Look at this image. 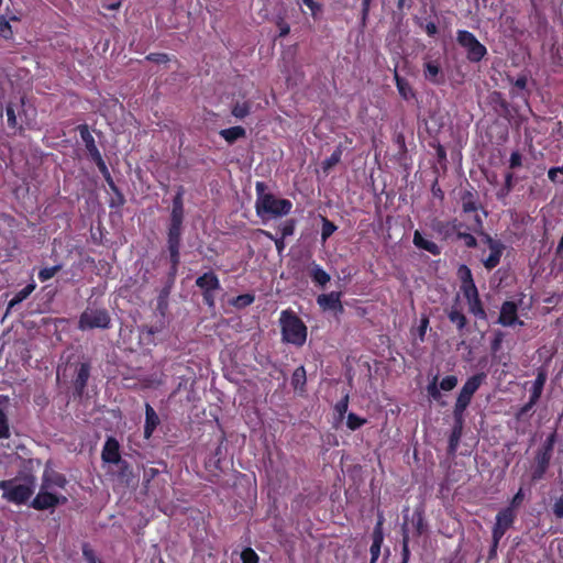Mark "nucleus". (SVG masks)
Wrapping results in <instances>:
<instances>
[{
	"mask_svg": "<svg viewBox=\"0 0 563 563\" xmlns=\"http://www.w3.org/2000/svg\"><path fill=\"white\" fill-rule=\"evenodd\" d=\"M267 186L263 181L255 184L256 201L255 210L256 214L264 219L265 217H284L290 213L292 202L288 199L276 198L273 194L266 192Z\"/></svg>",
	"mask_w": 563,
	"mask_h": 563,
	"instance_id": "nucleus-1",
	"label": "nucleus"
},
{
	"mask_svg": "<svg viewBox=\"0 0 563 563\" xmlns=\"http://www.w3.org/2000/svg\"><path fill=\"white\" fill-rule=\"evenodd\" d=\"M279 325L282 340L295 346H302L307 341L308 329L305 322L291 309L280 312Z\"/></svg>",
	"mask_w": 563,
	"mask_h": 563,
	"instance_id": "nucleus-2",
	"label": "nucleus"
},
{
	"mask_svg": "<svg viewBox=\"0 0 563 563\" xmlns=\"http://www.w3.org/2000/svg\"><path fill=\"white\" fill-rule=\"evenodd\" d=\"M2 498L15 505L25 504L34 493V483H18L16 478L0 481Z\"/></svg>",
	"mask_w": 563,
	"mask_h": 563,
	"instance_id": "nucleus-3",
	"label": "nucleus"
},
{
	"mask_svg": "<svg viewBox=\"0 0 563 563\" xmlns=\"http://www.w3.org/2000/svg\"><path fill=\"white\" fill-rule=\"evenodd\" d=\"M111 327V316L103 308L87 307L79 316L77 328L81 331L102 329L107 330Z\"/></svg>",
	"mask_w": 563,
	"mask_h": 563,
	"instance_id": "nucleus-4",
	"label": "nucleus"
},
{
	"mask_svg": "<svg viewBox=\"0 0 563 563\" xmlns=\"http://www.w3.org/2000/svg\"><path fill=\"white\" fill-rule=\"evenodd\" d=\"M456 41L457 44L465 49L466 58L471 63H479L487 55L486 46L470 31L459 30Z\"/></svg>",
	"mask_w": 563,
	"mask_h": 563,
	"instance_id": "nucleus-5",
	"label": "nucleus"
},
{
	"mask_svg": "<svg viewBox=\"0 0 563 563\" xmlns=\"http://www.w3.org/2000/svg\"><path fill=\"white\" fill-rule=\"evenodd\" d=\"M195 285L200 289L202 301L208 307H216V292L221 289L218 275L213 271L205 272L196 278Z\"/></svg>",
	"mask_w": 563,
	"mask_h": 563,
	"instance_id": "nucleus-6",
	"label": "nucleus"
},
{
	"mask_svg": "<svg viewBox=\"0 0 563 563\" xmlns=\"http://www.w3.org/2000/svg\"><path fill=\"white\" fill-rule=\"evenodd\" d=\"M185 221L184 198L174 196L172 200V210L166 228V238H181Z\"/></svg>",
	"mask_w": 563,
	"mask_h": 563,
	"instance_id": "nucleus-7",
	"label": "nucleus"
},
{
	"mask_svg": "<svg viewBox=\"0 0 563 563\" xmlns=\"http://www.w3.org/2000/svg\"><path fill=\"white\" fill-rule=\"evenodd\" d=\"M481 235L490 251L486 258H482V263L487 271H492L499 265L506 246L500 240L492 238L488 233L482 231Z\"/></svg>",
	"mask_w": 563,
	"mask_h": 563,
	"instance_id": "nucleus-8",
	"label": "nucleus"
},
{
	"mask_svg": "<svg viewBox=\"0 0 563 563\" xmlns=\"http://www.w3.org/2000/svg\"><path fill=\"white\" fill-rule=\"evenodd\" d=\"M459 228H464V224L457 219L441 220L434 218L430 222V229L443 242L453 241Z\"/></svg>",
	"mask_w": 563,
	"mask_h": 563,
	"instance_id": "nucleus-9",
	"label": "nucleus"
},
{
	"mask_svg": "<svg viewBox=\"0 0 563 563\" xmlns=\"http://www.w3.org/2000/svg\"><path fill=\"white\" fill-rule=\"evenodd\" d=\"M166 246L170 265L167 277L170 285H174L180 265L181 238H166Z\"/></svg>",
	"mask_w": 563,
	"mask_h": 563,
	"instance_id": "nucleus-10",
	"label": "nucleus"
},
{
	"mask_svg": "<svg viewBox=\"0 0 563 563\" xmlns=\"http://www.w3.org/2000/svg\"><path fill=\"white\" fill-rule=\"evenodd\" d=\"M516 520V512L512 508H504L496 515V522L493 527L492 539L493 541H500L507 530L511 528Z\"/></svg>",
	"mask_w": 563,
	"mask_h": 563,
	"instance_id": "nucleus-11",
	"label": "nucleus"
},
{
	"mask_svg": "<svg viewBox=\"0 0 563 563\" xmlns=\"http://www.w3.org/2000/svg\"><path fill=\"white\" fill-rule=\"evenodd\" d=\"M552 454L537 450L533 457V464L531 467V481H541L548 472L551 464Z\"/></svg>",
	"mask_w": 563,
	"mask_h": 563,
	"instance_id": "nucleus-12",
	"label": "nucleus"
},
{
	"mask_svg": "<svg viewBox=\"0 0 563 563\" xmlns=\"http://www.w3.org/2000/svg\"><path fill=\"white\" fill-rule=\"evenodd\" d=\"M497 322L503 327H512L517 323L523 325V321L518 319V306L515 301L503 302Z\"/></svg>",
	"mask_w": 563,
	"mask_h": 563,
	"instance_id": "nucleus-13",
	"label": "nucleus"
},
{
	"mask_svg": "<svg viewBox=\"0 0 563 563\" xmlns=\"http://www.w3.org/2000/svg\"><path fill=\"white\" fill-rule=\"evenodd\" d=\"M90 369L91 366L89 362L79 363L78 366L76 367V374L73 378V388L75 396H84L88 379L90 377Z\"/></svg>",
	"mask_w": 563,
	"mask_h": 563,
	"instance_id": "nucleus-14",
	"label": "nucleus"
},
{
	"mask_svg": "<svg viewBox=\"0 0 563 563\" xmlns=\"http://www.w3.org/2000/svg\"><path fill=\"white\" fill-rule=\"evenodd\" d=\"M423 77L427 81L435 86L445 82V75L439 59H430L423 63Z\"/></svg>",
	"mask_w": 563,
	"mask_h": 563,
	"instance_id": "nucleus-15",
	"label": "nucleus"
},
{
	"mask_svg": "<svg viewBox=\"0 0 563 563\" xmlns=\"http://www.w3.org/2000/svg\"><path fill=\"white\" fill-rule=\"evenodd\" d=\"M383 523H384V517L383 514H378L377 522L374 527L373 533H372V545L369 549L371 552V563H376L379 555H380V549L382 544L384 542V531H383Z\"/></svg>",
	"mask_w": 563,
	"mask_h": 563,
	"instance_id": "nucleus-16",
	"label": "nucleus"
},
{
	"mask_svg": "<svg viewBox=\"0 0 563 563\" xmlns=\"http://www.w3.org/2000/svg\"><path fill=\"white\" fill-rule=\"evenodd\" d=\"M317 303L322 310H331L342 313L344 308L341 302V292L331 291L329 294H321L317 297Z\"/></svg>",
	"mask_w": 563,
	"mask_h": 563,
	"instance_id": "nucleus-17",
	"label": "nucleus"
},
{
	"mask_svg": "<svg viewBox=\"0 0 563 563\" xmlns=\"http://www.w3.org/2000/svg\"><path fill=\"white\" fill-rule=\"evenodd\" d=\"M101 459L104 463L117 464L121 462L119 441L113 437H108L101 452Z\"/></svg>",
	"mask_w": 563,
	"mask_h": 563,
	"instance_id": "nucleus-18",
	"label": "nucleus"
},
{
	"mask_svg": "<svg viewBox=\"0 0 563 563\" xmlns=\"http://www.w3.org/2000/svg\"><path fill=\"white\" fill-rule=\"evenodd\" d=\"M60 498L48 492H40L31 503V507L36 510H46L56 507Z\"/></svg>",
	"mask_w": 563,
	"mask_h": 563,
	"instance_id": "nucleus-19",
	"label": "nucleus"
},
{
	"mask_svg": "<svg viewBox=\"0 0 563 563\" xmlns=\"http://www.w3.org/2000/svg\"><path fill=\"white\" fill-rule=\"evenodd\" d=\"M412 243L417 249L426 251L433 256H439L442 252L435 242L426 239L419 230L413 232Z\"/></svg>",
	"mask_w": 563,
	"mask_h": 563,
	"instance_id": "nucleus-20",
	"label": "nucleus"
},
{
	"mask_svg": "<svg viewBox=\"0 0 563 563\" xmlns=\"http://www.w3.org/2000/svg\"><path fill=\"white\" fill-rule=\"evenodd\" d=\"M453 421L454 422L448 444L449 454H454L456 452L464 428V418H453Z\"/></svg>",
	"mask_w": 563,
	"mask_h": 563,
	"instance_id": "nucleus-21",
	"label": "nucleus"
},
{
	"mask_svg": "<svg viewBox=\"0 0 563 563\" xmlns=\"http://www.w3.org/2000/svg\"><path fill=\"white\" fill-rule=\"evenodd\" d=\"M161 423L159 417L154 408L146 402L145 404V423H144V438L150 439L157 426Z\"/></svg>",
	"mask_w": 563,
	"mask_h": 563,
	"instance_id": "nucleus-22",
	"label": "nucleus"
},
{
	"mask_svg": "<svg viewBox=\"0 0 563 563\" xmlns=\"http://www.w3.org/2000/svg\"><path fill=\"white\" fill-rule=\"evenodd\" d=\"M448 318L451 323L455 324L457 331L463 334L467 325V318L459 306H452L448 312Z\"/></svg>",
	"mask_w": 563,
	"mask_h": 563,
	"instance_id": "nucleus-23",
	"label": "nucleus"
},
{
	"mask_svg": "<svg viewBox=\"0 0 563 563\" xmlns=\"http://www.w3.org/2000/svg\"><path fill=\"white\" fill-rule=\"evenodd\" d=\"M472 398L473 396L466 389L461 388L453 408V418H464L465 410L470 406Z\"/></svg>",
	"mask_w": 563,
	"mask_h": 563,
	"instance_id": "nucleus-24",
	"label": "nucleus"
},
{
	"mask_svg": "<svg viewBox=\"0 0 563 563\" xmlns=\"http://www.w3.org/2000/svg\"><path fill=\"white\" fill-rule=\"evenodd\" d=\"M394 79H395L397 90L402 99L410 100L416 97V93H415L411 85L409 84V81L406 78L401 77L397 73V70H395Z\"/></svg>",
	"mask_w": 563,
	"mask_h": 563,
	"instance_id": "nucleus-25",
	"label": "nucleus"
},
{
	"mask_svg": "<svg viewBox=\"0 0 563 563\" xmlns=\"http://www.w3.org/2000/svg\"><path fill=\"white\" fill-rule=\"evenodd\" d=\"M36 288V284L31 282L24 288L19 290L13 298L9 301L7 307V313H9L15 306L24 301Z\"/></svg>",
	"mask_w": 563,
	"mask_h": 563,
	"instance_id": "nucleus-26",
	"label": "nucleus"
},
{
	"mask_svg": "<svg viewBox=\"0 0 563 563\" xmlns=\"http://www.w3.org/2000/svg\"><path fill=\"white\" fill-rule=\"evenodd\" d=\"M219 135L225 140L229 144L235 143L239 139L245 137L246 131L243 126L236 125L228 129H223L219 132Z\"/></svg>",
	"mask_w": 563,
	"mask_h": 563,
	"instance_id": "nucleus-27",
	"label": "nucleus"
},
{
	"mask_svg": "<svg viewBox=\"0 0 563 563\" xmlns=\"http://www.w3.org/2000/svg\"><path fill=\"white\" fill-rule=\"evenodd\" d=\"M486 377L487 375L484 372L476 373L466 379V382L462 386V389H466V391L471 396H474V394L479 389L482 384L485 382Z\"/></svg>",
	"mask_w": 563,
	"mask_h": 563,
	"instance_id": "nucleus-28",
	"label": "nucleus"
},
{
	"mask_svg": "<svg viewBox=\"0 0 563 563\" xmlns=\"http://www.w3.org/2000/svg\"><path fill=\"white\" fill-rule=\"evenodd\" d=\"M312 282L321 287H324L331 279L330 275L319 265L313 263L310 273Z\"/></svg>",
	"mask_w": 563,
	"mask_h": 563,
	"instance_id": "nucleus-29",
	"label": "nucleus"
},
{
	"mask_svg": "<svg viewBox=\"0 0 563 563\" xmlns=\"http://www.w3.org/2000/svg\"><path fill=\"white\" fill-rule=\"evenodd\" d=\"M462 209L464 213H471L478 210L479 205L476 195L470 190L463 192L462 197Z\"/></svg>",
	"mask_w": 563,
	"mask_h": 563,
	"instance_id": "nucleus-30",
	"label": "nucleus"
},
{
	"mask_svg": "<svg viewBox=\"0 0 563 563\" xmlns=\"http://www.w3.org/2000/svg\"><path fill=\"white\" fill-rule=\"evenodd\" d=\"M252 102L250 100L236 101L232 104L231 113L234 118L243 120L251 113Z\"/></svg>",
	"mask_w": 563,
	"mask_h": 563,
	"instance_id": "nucleus-31",
	"label": "nucleus"
},
{
	"mask_svg": "<svg viewBox=\"0 0 563 563\" xmlns=\"http://www.w3.org/2000/svg\"><path fill=\"white\" fill-rule=\"evenodd\" d=\"M307 383V373L305 366L297 367L291 376V386L295 390L303 391Z\"/></svg>",
	"mask_w": 563,
	"mask_h": 563,
	"instance_id": "nucleus-32",
	"label": "nucleus"
},
{
	"mask_svg": "<svg viewBox=\"0 0 563 563\" xmlns=\"http://www.w3.org/2000/svg\"><path fill=\"white\" fill-rule=\"evenodd\" d=\"M547 382V374L544 371H539L537 374V377L533 382L531 391H530V398L533 400H539L544 387V384Z\"/></svg>",
	"mask_w": 563,
	"mask_h": 563,
	"instance_id": "nucleus-33",
	"label": "nucleus"
},
{
	"mask_svg": "<svg viewBox=\"0 0 563 563\" xmlns=\"http://www.w3.org/2000/svg\"><path fill=\"white\" fill-rule=\"evenodd\" d=\"M514 188V174L511 172L506 173L505 181L500 189L497 190L496 197L498 200L504 201Z\"/></svg>",
	"mask_w": 563,
	"mask_h": 563,
	"instance_id": "nucleus-34",
	"label": "nucleus"
},
{
	"mask_svg": "<svg viewBox=\"0 0 563 563\" xmlns=\"http://www.w3.org/2000/svg\"><path fill=\"white\" fill-rule=\"evenodd\" d=\"M342 154L343 147L342 145H338L332 154L322 162V169L324 172H329L331 168H333L336 164L340 163Z\"/></svg>",
	"mask_w": 563,
	"mask_h": 563,
	"instance_id": "nucleus-35",
	"label": "nucleus"
},
{
	"mask_svg": "<svg viewBox=\"0 0 563 563\" xmlns=\"http://www.w3.org/2000/svg\"><path fill=\"white\" fill-rule=\"evenodd\" d=\"M88 154L91 158V161L97 165L98 169L103 174L104 177L108 176L109 170L106 165V162L102 158V155L98 148V146H95L88 151Z\"/></svg>",
	"mask_w": 563,
	"mask_h": 563,
	"instance_id": "nucleus-36",
	"label": "nucleus"
},
{
	"mask_svg": "<svg viewBox=\"0 0 563 563\" xmlns=\"http://www.w3.org/2000/svg\"><path fill=\"white\" fill-rule=\"evenodd\" d=\"M467 303L470 312L474 314L477 319H487V313L484 309L483 302L479 297L468 300Z\"/></svg>",
	"mask_w": 563,
	"mask_h": 563,
	"instance_id": "nucleus-37",
	"label": "nucleus"
},
{
	"mask_svg": "<svg viewBox=\"0 0 563 563\" xmlns=\"http://www.w3.org/2000/svg\"><path fill=\"white\" fill-rule=\"evenodd\" d=\"M412 522L418 536H421L424 531V508L423 506L416 507L412 516Z\"/></svg>",
	"mask_w": 563,
	"mask_h": 563,
	"instance_id": "nucleus-38",
	"label": "nucleus"
},
{
	"mask_svg": "<svg viewBox=\"0 0 563 563\" xmlns=\"http://www.w3.org/2000/svg\"><path fill=\"white\" fill-rule=\"evenodd\" d=\"M510 82L514 85V88H516L518 90L526 91V93L521 95V97L526 98L529 96V91H527L528 76L526 74L519 75L515 80L510 79ZM510 96L514 98V97H517L520 95L518 92H516L515 89H511Z\"/></svg>",
	"mask_w": 563,
	"mask_h": 563,
	"instance_id": "nucleus-39",
	"label": "nucleus"
},
{
	"mask_svg": "<svg viewBox=\"0 0 563 563\" xmlns=\"http://www.w3.org/2000/svg\"><path fill=\"white\" fill-rule=\"evenodd\" d=\"M254 301H255V295L243 294V295H239L235 298L231 299L230 303L234 308L241 310V309H244V308L251 306Z\"/></svg>",
	"mask_w": 563,
	"mask_h": 563,
	"instance_id": "nucleus-40",
	"label": "nucleus"
},
{
	"mask_svg": "<svg viewBox=\"0 0 563 563\" xmlns=\"http://www.w3.org/2000/svg\"><path fill=\"white\" fill-rule=\"evenodd\" d=\"M78 131H79L82 142L85 143V147H86L87 152L90 148L97 146L96 141H95L92 134L90 133L87 124H80L78 126Z\"/></svg>",
	"mask_w": 563,
	"mask_h": 563,
	"instance_id": "nucleus-41",
	"label": "nucleus"
},
{
	"mask_svg": "<svg viewBox=\"0 0 563 563\" xmlns=\"http://www.w3.org/2000/svg\"><path fill=\"white\" fill-rule=\"evenodd\" d=\"M463 228H459L457 229V232L455 234V239L456 240H461L463 241L464 245L467 247V249H474L477 246V240L476 238L471 234V233H467V232H464L462 231Z\"/></svg>",
	"mask_w": 563,
	"mask_h": 563,
	"instance_id": "nucleus-42",
	"label": "nucleus"
},
{
	"mask_svg": "<svg viewBox=\"0 0 563 563\" xmlns=\"http://www.w3.org/2000/svg\"><path fill=\"white\" fill-rule=\"evenodd\" d=\"M367 422V420L365 418H362L360 416H357L356 413L354 412H350L347 415V419H346V426L347 428L351 430V431H355L357 429H360L361 427H363L365 423Z\"/></svg>",
	"mask_w": 563,
	"mask_h": 563,
	"instance_id": "nucleus-43",
	"label": "nucleus"
},
{
	"mask_svg": "<svg viewBox=\"0 0 563 563\" xmlns=\"http://www.w3.org/2000/svg\"><path fill=\"white\" fill-rule=\"evenodd\" d=\"M336 225L328 218H322L321 240L324 243L335 231Z\"/></svg>",
	"mask_w": 563,
	"mask_h": 563,
	"instance_id": "nucleus-44",
	"label": "nucleus"
},
{
	"mask_svg": "<svg viewBox=\"0 0 563 563\" xmlns=\"http://www.w3.org/2000/svg\"><path fill=\"white\" fill-rule=\"evenodd\" d=\"M440 385H438V376L435 375L427 386L429 397L435 401L442 398Z\"/></svg>",
	"mask_w": 563,
	"mask_h": 563,
	"instance_id": "nucleus-45",
	"label": "nucleus"
},
{
	"mask_svg": "<svg viewBox=\"0 0 563 563\" xmlns=\"http://www.w3.org/2000/svg\"><path fill=\"white\" fill-rule=\"evenodd\" d=\"M110 188L112 189V191L115 194L117 198L115 200H113L111 202V207H121L124 205L125 202V199H124V196L123 194L119 190V188L115 186L114 181L112 180L110 174H108V176L106 177Z\"/></svg>",
	"mask_w": 563,
	"mask_h": 563,
	"instance_id": "nucleus-46",
	"label": "nucleus"
},
{
	"mask_svg": "<svg viewBox=\"0 0 563 563\" xmlns=\"http://www.w3.org/2000/svg\"><path fill=\"white\" fill-rule=\"evenodd\" d=\"M62 269V265H54L51 267H44L40 269L37 277L41 282H46L53 278L59 271Z\"/></svg>",
	"mask_w": 563,
	"mask_h": 563,
	"instance_id": "nucleus-47",
	"label": "nucleus"
},
{
	"mask_svg": "<svg viewBox=\"0 0 563 563\" xmlns=\"http://www.w3.org/2000/svg\"><path fill=\"white\" fill-rule=\"evenodd\" d=\"M457 276L461 280V285H468L475 283L473 279L472 271L466 265H461L457 269Z\"/></svg>",
	"mask_w": 563,
	"mask_h": 563,
	"instance_id": "nucleus-48",
	"label": "nucleus"
},
{
	"mask_svg": "<svg viewBox=\"0 0 563 563\" xmlns=\"http://www.w3.org/2000/svg\"><path fill=\"white\" fill-rule=\"evenodd\" d=\"M115 465L119 467V478L128 482L129 477L132 475L130 463L122 459L121 462H118Z\"/></svg>",
	"mask_w": 563,
	"mask_h": 563,
	"instance_id": "nucleus-49",
	"label": "nucleus"
},
{
	"mask_svg": "<svg viewBox=\"0 0 563 563\" xmlns=\"http://www.w3.org/2000/svg\"><path fill=\"white\" fill-rule=\"evenodd\" d=\"M10 438L9 419L5 412L0 408V439Z\"/></svg>",
	"mask_w": 563,
	"mask_h": 563,
	"instance_id": "nucleus-50",
	"label": "nucleus"
},
{
	"mask_svg": "<svg viewBox=\"0 0 563 563\" xmlns=\"http://www.w3.org/2000/svg\"><path fill=\"white\" fill-rule=\"evenodd\" d=\"M402 531H404V533H402V542H401V561H404V563H408L409 559H410L409 536H408V532L405 527H404Z\"/></svg>",
	"mask_w": 563,
	"mask_h": 563,
	"instance_id": "nucleus-51",
	"label": "nucleus"
},
{
	"mask_svg": "<svg viewBox=\"0 0 563 563\" xmlns=\"http://www.w3.org/2000/svg\"><path fill=\"white\" fill-rule=\"evenodd\" d=\"M457 383L459 379L455 375H448L441 379L439 385L443 391H450L456 387Z\"/></svg>",
	"mask_w": 563,
	"mask_h": 563,
	"instance_id": "nucleus-52",
	"label": "nucleus"
},
{
	"mask_svg": "<svg viewBox=\"0 0 563 563\" xmlns=\"http://www.w3.org/2000/svg\"><path fill=\"white\" fill-rule=\"evenodd\" d=\"M555 441H556V432L554 431L550 435H548V438L544 440V442L541 444V446L538 450L553 455Z\"/></svg>",
	"mask_w": 563,
	"mask_h": 563,
	"instance_id": "nucleus-53",
	"label": "nucleus"
},
{
	"mask_svg": "<svg viewBox=\"0 0 563 563\" xmlns=\"http://www.w3.org/2000/svg\"><path fill=\"white\" fill-rule=\"evenodd\" d=\"M555 441H556V432L554 431L550 435H548V438L544 440V442L541 444V446L538 450L553 455Z\"/></svg>",
	"mask_w": 563,
	"mask_h": 563,
	"instance_id": "nucleus-54",
	"label": "nucleus"
},
{
	"mask_svg": "<svg viewBox=\"0 0 563 563\" xmlns=\"http://www.w3.org/2000/svg\"><path fill=\"white\" fill-rule=\"evenodd\" d=\"M505 334L503 331L497 330L494 333V336L490 341V351L493 354H496L500 349L504 341Z\"/></svg>",
	"mask_w": 563,
	"mask_h": 563,
	"instance_id": "nucleus-55",
	"label": "nucleus"
},
{
	"mask_svg": "<svg viewBox=\"0 0 563 563\" xmlns=\"http://www.w3.org/2000/svg\"><path fill=\"white\" fill-rule=\"evenodd\" d=\"M461 290L467 301L479 297L475 283L461 285Z\"/></svg>",
	"mask_w": 563,
	"mask_h": 563,
	"instance_id": "nucleus-56",
	"label": "nucleus"
},
{
	"mask_svg": "<svg viewBox=\"0 0 563 563\" xmlns=\"http://www.w3.org/2000/svg\"><path fill=\"white\" fill-rule=\"evenodd\" d=\"M242 563H258V555L252 548H245L241 553Z\"/></svg>",
	"mask_w": 563,
	"mask_h": 563,
	"instance_id": "nucleus-57",
	"label": "nucleus"
},
{
	"mask_svg": "<svg viewBox=\"0 0 563 563\" xmlns=\"http://www.w3.org/2000/svg\"><path fill=\"white\" fill-rule=\"evenodd\" d=\"M262 233L269 240L274 241L276 251L278 252V254H282L284 252V250L286 247L285 238H283V236L275 238L271 232L265 231V230H262Z\"/></svg>",
	"mask_w": 563,
	"mask_h": 563,
	"instance_id": "nucleus-58",
	"label": "nucleus"
},
{
	"mask_svg": "<svg viewBox=\"0 0 563 563\" xmlns=\"http://www.w3.org/2000/svg\"><path fill=\"white\" fill-rule=\"evenodd\" d=\"M296 229V220L295 219H288L285 221L283 227L280 228V233L283 238H287L294 234Z\"/></svg>",
	"mask_w": 563,
	"mask_h": 563,
	"instance_id": "nucleus-59",
	"label": "nucleus"
},
{
	"mask_svg": "<svg viewBox=\"0 0 563 563\" xmlns=\"http://www.w3.org/2000/svg\"><path fill=\"white\" fill-rule=\"evenodd\" d=\"M537 400L532 401V398L529 397V401L525 404L516 413L517 420H522L526 416L529 415V412L532 410L534 405L537 404Z\"/></svg>",
	"mask_w": 563,
	"mask_h": 563,
	"instance_id": "nucleus-60",
	"label": "nucleus"
},
{
	"mask_svg": "<svg viewBox=\"0 0 563 563\" xmlns=\"http://www.w3.org/2000/svg\"><path fill=\"white\" fill-rule=\"evenodd\" d=\"M145 59L156 64H165L169 62V56L166 53H150Z\"/></svg>",
	"mask_w": 563,
	"mask_h": 563,
	"instance_id": "nucleus-61",
	"label": "nucleus"
},
{
	"mask_svg": "<svg viewBox=\"0 0 563 563\" xmlns=\"http://www.w3.org/2000/svg\"><path fill=\"white\" fill-rule=\"evenodd\" d=\"M347 408H349V395H345L341 400H339L335 404L334 409L339 413V417L342 419L344 417V415L346 413Z\"/></svg>",
	"mask_w": 563,
	"mask_h": 563,
	"instance_id": "nucleus-62",
	"label": "nucleus"
},
{
	"mask_svg": "<svg viewBox=\"0 0 563 563\" xmlns=\"http://www.w3.org/2000/svg\"><path fill=\"white\" fill-rule=\"evenodd\" d=\"M82 555L87 563H102L99 559H97L95 551L88 545L82 548Z\"/></svg>",
	"mask_w": 563,
	"mask_h": 563,
	"instance_id": "nucleus-63",
	"label": "nucleus"
},
{
	"mask_svg": "<svg viewBox=\"0 0 563 563\" xmlns=\"http://www.w3.org/2000/svg\"><path fill=\"white\" fill-rule=\"evenodd\" d=\"M552 511L558 519L563 518V495L555 500Z\"/></svg>",
	"mask_w": 563,
	"mask_h": 563,
	"instance_id": "nucleus-64",
	"label": "nucleus"
}]
</instances>
